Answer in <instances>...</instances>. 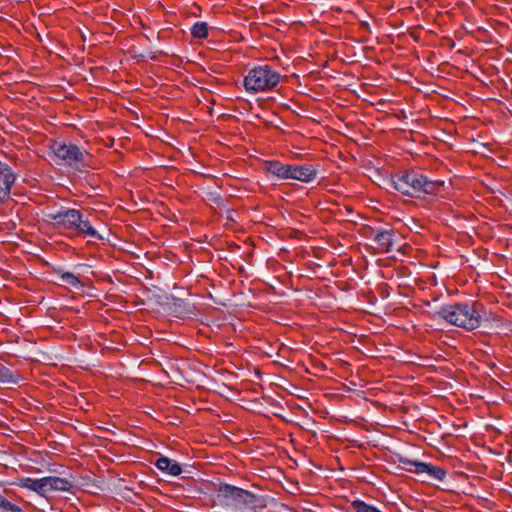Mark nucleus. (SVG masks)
Segmentation results:
<instances>
[{"mask_svg": "<svg viewBox=\"0 0 512 512\" xmlns=\"http://www.w3.org/2000/svg\"><path fill=\"white\" fill-rule=\"evenodd\" d=\"M394 188L404 195L420 197L438 194L444 187L443 181H432L415 171H403L392 178Z\"/></svg>", "mask_w": 512, "mask_h": 512, "instance_id": "obj_1", "label": "nucleus"}, {"mask_svg": "<svg viewBox=\"0 0 512 512\" xmlns=\"http://www.w3.org/2000/svg\"><path fill=\"white\" fill-rule=\"evenodd\" d=\"M280 74L269 65H260L248 71L243 84L247 92L258 93L278 85Z\"/></svg>", "mask_w": 512, "mask_h": 512, "instance_id": "obj_2", "label": "nucleus"}, {"mask_svg": "<svg viewBox=\"0 0 512 512\" xmlns=\"http://www.w3.org/2000/svg\"><path fill=\"white\" fill-rule=\"evenodd\" d=\"M219 493L225 505L234 510H242L257 501V496L252 492L229 484L222 485Z\"/></svg>", "mask_w": 512, "mask_h": 512, "instance_id": "obj_3", "label": "nucleus"}, {"mask_svg": "<svg viewBox=\"0 0 512 512\" xmlns=\"http://www.w3.org/2000/svg\"><path fill=\"white\" fill-rule=\"evenodd\" d=\"M51 151L59 160L58 164L63 163L70 166L82 162L85 156V152L72 143L56 141L51 145Z\"/></svg>", "mask_w": 512, "mask_h": 512, "instance_id": "obj_4", "label": "nucleus"}, {"mask_svg": "<svg viewBox=\"0 0 512 512\" xmlns=\"http://www.w3.org/2000/svg\"><path fill=\"white\" fill-rule=\"evenodd\" d=\"M482 305L473 302L472 304L460 303V327L466 330H474L480 326Z\"/></svg>", "mask_w": 512, "mask_h": 512, "instance_id": "obj_5", "label": "nucleus"}, {"mask_svg": "<svg viewBox=\"0 0 512 512\" xmlns=\"http://www.w3.org/2000/svg\"><path fill=\"white\" fill-rule=\"evenodd\" d=\"M80 211L76 209H65L58 211L56 214H51L50 217L57 226H62L67 229H74L76 223L80 221Z\"/></svg>", "mask_w": 512, "mask_h": 512, "instance_id": "obj_6", "label": "nucleus"}, {"mask_svg": "<svg viewBox=\"0 0 512 512\" xmlns=\"http://www.w3.org/2000/svg\"><path fill=\"white\" fill-rule=\"evenodd\" d=\"M407 464L411 466L408 468L410 472L417 474L426 473L431 479L441 481L445 478L446 475V472L442 468L430 464L416 461H407Z\"/></svg>", "mask_w": 512, "mask_h": 512, "instance_id": "obj_7", "label": "nucleus"}, {"mask_svg": "<svg viewBox=\"0 0 512 512\" xmlns=\"http://www.w3.org/2000/svg\"><path fill=\"white\" fill-rule=\"evenodd\" d=\"M16 180V175L11 168L0 162V204L9 196L11 186Z\"/></svg>", "mask_w": 512, "mask_h": 512, "instance_id": "obj_8", "label": "nucleus"}, {"mask_svg": "<svg viewBox=\"0 0 512 512\" xmlns=\"http://www.w3.org/2000/svg\"><path fill=\"white\" fill-rule=\"evenodd\" d=\"M435 315L444 319L451 325L460 327V303L441 306Z\"/></svg>", "mask_w": 512, "mask_h": 512, "instance_id": "obj_9", "label": "nucleus"}, {"mask_svg": "<svg viewBox=\"0 0 512 512\" xmlns=\"http://www.w3.org/2000/svg\"><path fill=\"white\" fill-rule=\"evenodd\" d=\"M46 489L50 493L52 491H69L72 487V483L65 479L57 476L45 477Z\"/></svg>", "mask_w": 512, "mask_h": 512, "instance_id": "obj_10", "label": "nucleus"}, {"mask_svg": "<svg viewBox=\"0 0 512 512\" xmlns=\"http://www.w3.org/2000/svg\"><path fill=\"white\" fill-rule=\"evenodd\" d=\"M21 487L34 491L41 496L48 494L45 477L40 479L25 478L20 482Z\"/></svg>", "mask_w": 512, "mask_h": 512, "instance_id": "obj_11", "label": "nucleus"}, {"mask_svg": "<svg viewBox=\"0 0 512 512\" xmlns=\"http://www.w3.org/2000/svg\"><path fill=\"white\" fill-rule=\"evenodd\" d=\"M295 171V180L301 182H311L316 178L317 170L311 165H296Z\"/></svg>", "mask_w": 512, "mask_h": 512, "instance_id": "obj_12", "label": "nucleus"}, {"mask_svg": "<svg viewBox=\"0 0 512 512\" xmlns=\"http://www.w3.org/2000/svg\"><path fill=\"white\" fill-rule=\"evenodd\" d=\"M287 164L279 161H268L264 164V169L267 173L277 177L280 180H287Z\"/></svg>", "mask_w": 512, "mask_h": 512, "instance_id": "obj_13", "label": "nucleus"}, {"mask_svg": "<svg viewBox=\"0 0 512 512\" xmlns=\"http://www.w3.org/2000/svg\"><path fill=\"white\" fill-rule=\"evenodd\" d=\"M374 240L381 252L388 253L391 251L394 241L392 231L379 232L376 234Z\"/></svg>", "mask_w": 512, "mask_h": 512, "instance_id": "obj_14", "label": "nucleus"}, {"mask_svg": "<svg viewBox=\"0 0 512 512\" xmlns=\"http://www.w3.org/2000/svg\"><path fill=\"white\" fill-rule=\"evenodd\" d=\"M74 229H77L79 232L84 233L93 238H101L97 231L92 227L88 220L83 219L82 214L80 213V221L76 223Z\"/></svg>", "mask_w": 512, "mask_h": 512, "instance_id": "obj_15", "label": "nucleus"}, {"mask_svg": "<svg viewBox=\"0 0 512 512\" xmlns=\"http://www.w3.org/2000/svg\"><path fill=\"white\" fill-rule=\"evenodd\" d=\"M191 33L194 37L203 39L208 35V25L206 22H196L192 28Z\"/></svg>", "mask_w": 512, "mask_h": 512, "instance_id": "obj_16", "label": "nucleus"}, {"mask_svg": "<svg viewBox=\"0 0 512 512\" xmlns=\"http://www.w3.org/2000/svg\"><path fill=\"white\" fill-rule=\"evenodd\" d=\"M0 508L5 512H23L22 509L0 495Z\"/></svg>", "mask_w": 512, "mask_h": 512, "instance_id": "obj_17", "label": "nucleus"}, {"mask_svg": "<svg viewBox=\"0 0 512 512\" xmlns=\"http://www.w3.org/2000/svg\"><path fill=\"white\" fill-rule=\"evenodd\" d=\"M0 382L1 383H14L15 382V377H14L13 373L2 364H0Z\"/></svg>", "mask_w": 512, "mask_h": 512, "instance_id": "obj_18", "label": "nucleus"}, {"mask_svg": "<svg viewBox=\"0 0 512 512\" xmlns=\"http://www.w3.org/2000/svg\"><path fill=\"white\" fill-rule=\"evenodd\" d=\"M61 279L64 283L74 286V287L78 286V284H79L78 278L72 273L62 274Z\"/></svg>", "mask_w": 512, "mask_h": 512, "instance_id": "obj_19", "label": "nucleus"}, {"mask_svg": "<svg viewBox=\"0 0 512 512\" xmlns=\"http://www.w3.org/2000/svg\"><path fill=\"white\" fill-rule=\"evenodd\" d=\"M166 472L173 476H178L179 474H181L182 468L178 462L170 459V465L168 466Z\"/></svg>", "mask_w": 512, "mask_h": 512, "instance_id": "obj_20", "label": "nucleus"}, {"mask_svg": "<svg viewBox=\"0 0 512 512\" xmlns=\"http://www.w3.org/2000/svg\"><path fill=\"white\" fill-rule=\"evenodd\" d=\"M169 465L170 459L167 457H160L155 462V466L161 471H167Z\"/></svg>", "mask_w": 512, "mask_h": 512, "instance_id": "obj_21", "label": "nucleus"}, {"mask_svg": "<svg viewBox=\"0 0 512 512\" xmlns=\"http://www.w3.org/2000/svg\"><path fill=\"white\" fill-rule=\"evenodd\" d=\"M286 169H287V179H294V176H295V171L294 169H296V165H289L287 164L286 166Z\"/></svg>", "mask_w": 512, "mask_h": 512, "instance_id": "obj_22", "label": "nucleus"}]
</instances>
